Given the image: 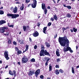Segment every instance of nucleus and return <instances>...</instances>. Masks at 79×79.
Masks as SVG:
<instances>
[{
	"label": "nucleus",
	"mask_w": 79,
	"mask_h": 79,
	"mask_svg": "<svg viewBox=\"0 0 79 79\" xmlns=\"http://www.w3.org/2000/svg\"><path fill=\"white\" fill-rule=\"evenodd\" d=\"M61 60H60V58H57L56 59V61L58 63V62H59V61H60Z\"/></svg>",
	"instance_id": "obj_43"
},
{
	"label": "nucleus",
	"mask_w": 79,
	"mask_h": 79,
	"mask_svg": "<svg viewBox=\"0 0 79 79\" xmlns=\"http://www.w3.org/2000/svg\"><path fill=\"white\" fill-rule=\"evenodd\" d=\"M70 31H71V32H73V30L72 29H70Z\"/></svg>",
	"instance_id": "obj_54"
},
{
	"label": "nucleus",
	"mask_w": 79,
	"mask_h": 79,
	"mask_svg": "<svg viewBox=\"0 0 79 79\" xmlns=\"http://www.w3.org/2000/svg\"><path fill=\"white\" fill-rule=\"evenodd\" d=\"M8 44H12V43H11V40H9L8 42Z\"/></svg>",
	"instance_id": "obj_34"
},
{
	"label": "nucleus",
	"mask_w": 79,
	"mask_h": 79,
	"mask_svg": "<svg viewBox=\"0 0 79 79\" xmlns=\"http://www.w3.org/2000/svg\"><path fill=\"white\" fill-rule=\"evenodd\" d=\"M62 29L64 31H66V28H65V27H63L62 28Z\"/></svg>",
	"instance_id": "obj_52"
},
{
	"label": "nucleus",
	"mask_w": 79,
	"mask_h": 79,
	"mask_svg": "<svg viewBox=\"0 0 79 79\" xmlns=\"http://www.w3.org/2000/svg\"><path fill=\"white\" fill-rule=\"evenodd\" d=\"M52 25V23L49 22L48 24V26H50Z\"/></svg>",
	"instance_id": "obj_40"
},
{
	"label": "nucleus",
	"mask_w": 79,
	"mask_h": 79,
	"mask_svg": "<svg viewBox=\"0 0 79 79\" xmlns=\"http://www.w3.org/2000/svg\"><path fill=\"white\" fill-rule=\"evenodd\" d=\"M52 25L53 27H54V26H55V23H53V24H52Z\"/></svg>",
	"instance_id": "obj_64"
},
{
	"label": "nucleus",
	"mask_w": 79,
	"mask_h": 79,
	"mask_svg": "<svg viewBox=\"0 0 79 79\" xmlns=\"http://www.w3.org/2000/svg\"><path fill=\"white\" fill-rule=\"evenodd\" d=\"M16 4H20V3L19 2H17L15 3Z\"/></svg>",
	"instance_id": "obj_60"
},
{
	"label": "nucleus",
	"mask_w": 79,
	"mask_h": 79,
	"mask_svg": "<svg viewBox=\"0 0 79 79\" xmlns=\"http://www.w3.org/2000/svg\"><path fill=\"white\" fill-rule=\"evenodd\" d=\"M48 62H46L45 63V66H47V65H48Z\"/></svg>",
	"instance_id": "obj_51"
},
{
	"label": "nucleus",
	"mask_w": 79,
	"mask_h": 79,
	"mask_svg": "<svg viewBox=\"0 0 79 79\" xmlns=\"http://www.w3.org/2000/svg\"><path fill=\"white\" fill-rule=\"evenodd\" d=\"M51 21H54V19L52 17L51 18Z\"/></svg>",
	"instance_id": "obj_50"
},
{
	"label": "nucleus",
	"mask_w": 79,
	"mask_h": 79,
	"mask_svg": "<svg viewBox=\"0 0 79 79\" xmlns=\"http://www.w3.org/2000/svg\"><path fill=\"white\" fill-rule=\"evenodd\" d=\"M3 7L2 6L0 8V10H2V9H3Z\"/></svg>",
	"instance_id": "obj_63"
},
{
	"label": "nucleus",
	"mask_w": 79,
	"mask_h": 79,
	"mask_svg": "<svg viewBox=\"0 0 79 79\" xmlns=\"http://www.w3.org/2000/svg\"><path fill=\"white\" fill-rule=\"evenodd\" d=\"M29 39L30 42H32V39L31 38H29Z\"/></svg>",
	"instance_id": "obj_53"
},
{
	"label": "nucleus",
	"mask_w": 79,
	"mask_h": 79,
	"mask_svg": "<svg viewBox=\"0 0 79 79\" xmlns=\"http://www.w3.org/2000/svg\"><path fill=\"white\" fill-rule=\"evenodd\" d=\"M17 64H19V65H20L21 64V63L20 62H18L17 63Z\"/></svg>",
	"instance_id": "obj_57"
},
{
	"label": "nucleus",
	"mask_w": 79,
	"mask_h": 79,
	"mask_svg": "<svg viewBox=\"0 0 79 79\" xmlns=\"http://www.w3.org/2000/svg\"><path fill=\"white\" fill-rule=\"evenodd\" d=\"M79 68V65L76 66V69H77Z\"/></svg>",
	"instance_id": "obj_61"
},
{
	"label": "nucleus",
	"mask_w": 79,
	"mask_h": 79,
	"mask_svg": "<svg viewBox=\"0 0 79 79\" xmlns=\"http://www.w3.org/2000/svg\"><path fill=\"white\" fill-rule=\"evenodd\" d=\"M59 71L60 73H63L64 71L62 69H60L59 70Z\"/></svg>",
	"instance_id": "obj_38"
},
{
	"label": "nucleus",
	"mask_w": 79,
	"mask_h": 79,
	"mask_svg": "<svg viewBox=\"0 0 79 79\" xmlns=\"http://www.w3.org/2000/svg\"><path fill=\"white\" fill-rule=\"evenodd\" d=\"M76 50H78V48H79V47L77 46H76Z\"/></svg>",
	"instance_id": "obj_62"
},
{
	"label": "nucleus",
	"mask_w": 79,
	"mask_h": 79,
	"mask_svg": "<svg viewBox=\"0 0 79 79\" xmlns=\"http://www.w3.org/2000/svg\"><path fill=\"white\" fill-rule=\"evenodd\" d=\"M52 65H49V71H52Z\"/></svg>",
	"instance_id": "obj_28"
},
{
	"label": "nucleus",
	"mask_w": 79,
	"mask_h": 79,
	"mask_svg": "<svg viewBox=\"0 0 79 79\" xmlns=\"http://www.w3.org/2000/svg\"><path fill=\"white\" fill-rule=\"evenodd\" d=\"M40 23L39 22H38L37 23V26H38V27H39L40 26Z\"/></svg>",
	"instance_id": "obj_49"
},
{
	"label": "nucleus",
	"mask_w": 79,
	"mask_h": 79,
	"mask_svg": "<svg viewBox=\"0 0 79 79\" xmlns=\"http://www.w3.org/2000/svg\"><path fill=\"white\" fill-rule=\"evenodd\" d=\"M50 6H48L47 8V9H48V10H50Z\"/></svg>",
	"instance_id": "obj_55"
},
{
	"label": "nucleus",
	"mask_w": 79,
	"mask_h": 79,
	"mask_svg": "<svg viewBox=\"0 0 79 79\" xmlns=\"http://www.w3.org/2000/svg\"><path fill=\"white\" fill-rule=\"evenodd\" d=\"M73 30L74 32H76L77 31V29L74 27L73 28Z\"/></svg>",
	"instance_id": "obj_25"
},
{
	"label": "nucleus",
	"mask_w": 79,
	"mask_h": 79,
	"mask_svg": "<svg viewBox=\"0 0 79 79\" xmlns=\"http://www.w3.org/2000/svg\"><path fill=\"white\" fill-rule=\"evenodd\" d=\"M55 67H56V68H60V66H59L58 65H56L55 66Z\"/></svg>",
	"instance_id": "obj_46"
},
{
	"label": "nucleus",
	"mask_w": 79,
	"mask_h": 79,
	"mask_svg": "<svg viewBox=\"0 0 79 79\" xmlns=\"http://www.w3.org/2000/svg\"><path fill=\"white\" fill-rule=\"evenodd\" d=\"M72 72L73 74H74L75 71H74V68L72 67Z\"/></svg>",
	"instance_id": "obj_33"
},
{
	"label": "nucleus",
	"mask_w": 79,
	"mask_h": 79,
	"mask_svg": "<svg viewBox=\"0 0 79 79\" xmlns=\"http://www.w3.org/2000/svg\"><path fill=\"white\" fill-rule=\"evenodd\" d=\"M17 11H18V7H17L16 6H15L13 9V12L14 13H17Z\"/></svg>",
	"instance_id": "obj_14"
},
{
	"label": "nucleus",
	"mask_w": 79,
	"mask_h": 79,
	"mask_svg": "<svg viewBox=\"0 0 79 79\" xmlns=\"http://www.w3.org/2000/svg\"><path fill=\"white\" fill-rule=\"evenodd\" d=\"M4 14V11L3 10H0V15H3Z\"/></svg>",
	"instance_id": "obj_30"
},
{
	"label": "nucleus",
	"mask_w": 79,
	"mask_h": 79,
	"mask_svg": "<svg viewBox=\"0 0 79 79\" xmlns=\"http://www.w3.org/2000/svg\"><path fill=\"white\" fill-rule=\"evenodd\" d=\"M7 16L8 17H12V19H14L15 18H18V17H19V14H13L8 13L7 15Z\"/></svg>",
	"instance_id": "obj_3"
},
{
	"label": "nucleus",
	"mask_w": 79,
	"mask_h": 79,
	"mask_svg": "<svg viewBox=\"0 0 79 79\" xmlns=\"http://www.w3.org/2000/svg\"><path fill=\"white\" fill-rule=\"evenodd\" d=\"M44 12L45 15H47V8L45 9Z\"/></svg>",
	"instance_id": "obj_35"
},
{
	"label": "nucleus",
	"mask_w": 79,
	"mask_h": 79,
	"mask_svg": "<svg viewBox=\"0 0 79 79\" xmlns=\"http://www.w3.org/2000/svg\"><path fill=\"white\" fill-rule=\"evenodd\" d=\"M41 50H45V48H44V46L43 45H41Z\"/></svg>",
	"instance_id": "obj_39"
},
{
	"label": "nucleus",
	"mask_w": 79,
	"mask_h": 79,
	"mask_svg": "<svg viewBox=\"0 0 79 79\" xmlns=\"http://www.w3.org/2000/svg\"><path fill=\"white\" fill-rule=\"evenodd\" d=\"M13 75H14V77L13 78V79H15V77L16 76V71L14 70L13 71Z\"/></svg>",
	"instance_id": "obj_23"
},
{
	"label": "nucleus",
	"mask_w": 79,
	"mask_h": 79,
	"mask_svg": "<svg viewBox=\"0 0 79 79\" xmlns=\"http://www.w3.org/2000/svg\"><path fill=\"white\" fill-rule=\"evenodd\" d=\"M45 61H46V62H48L49 61V60H50V58H49L48 57H46V58H44Z\"/></svg>",
	"instance_id": "obj_20"
},
{
	"label": "nucleus",
	"mask_w": 79,
	"mask_h": 79,
	"mask_svg": "<svg viewBox=\"0 0 79 79\" xmlns=\"http://www.w3.org/2000/svg\"><path fill=\"white\" fill-rule=\"evenodd\" d=\"M20 9L21 11H23L24 10V4H22V6L20 7Z\"/></svg>",
	"instance_id": "obj_22"
},
{
	"label": "nucleus",
	"mask_w": 79,
	"mask_h": 79,
	"mask_svg": "<svg viewBox=\"0 0 79 79\" xmlns=\"http://www.w3.org/2000/svg\"><path fill=\"white\" fill-rule=\"evenodd\" d=\"M9 27H12V28H13L14 27V25H11L9 26Z\"/></svg>",
	"instance_id": "obj_45"
},
{
	"label": "nucleus",
	"mask_w": 79,
	"mask_h": 79,
	"mask_svg": "<svg viewBox=\"0 0 79 79\" xmlns=\"http://www.w3.org/2000/svg\"><path fill=\"white\" fill-rule=\"evenodd\" d=\"M4 34L5 35H6V36H8V35H9V32H7L6 34L4 33Z\"/></svg>",
	"instance_id": "obj_37"
},
{
	"label": "nucleus",
	"mask_w": 79,
	"mask_h": 79,
	"mask_svg": "<svg viewBox=\"0 0 79 79\" xmlns=\"http://www.w3.org/2000/svg\"><path fill=\"white\" fill-rule=\"evenodd\" d=\"M44 54L45 56V55H47V56H50V54L46 50H45V52Z\"/></svg>",
	"instance_id": "obj_11"
},
{
	"label": "nucleus",
	"mask_w": 79,
	"mask_h": 79,
	"mask_svg": "<svg viewBox=\"0 0 79 79\" xmlns=\"http://www.w3.org/2000/svg\"><path fill=\"white\" fill-rule=\"evenodd\" d=\"M40 73V69H38L35 73V74L36 77H38V76L39 75Z\"/></svg>",
	"instance_id": "obj_8"
},
{
	"label": "nucleus",
	"mask_w": 79,
	"mask_h": 79,
	"mask_svg": "<svg viewBox=\"0 0 79 79\" xmlns=\"http://www.w3.org/2000/svg\"><path fill=\"white\" fill-rule=\"evenodd\" d=\"M63 6H64V7H66L67 8V6H66V4H63Z\"/></svg>",
	"instance_id": "obj_56"
},
{
	"label": "nucleus",
	"mask_w": 79,
	"mask_h": 79,
	"mask_svg": "<svg viewBox=\"0 0 79 79\" xmlns=\"http://www.w3.org/2000/svg\"><path fill=\"white\" fill-rule=\"evenodd\" d=\"M15 49L16 50L17 52L18 51H19V48H18V47H15Z\"/></svg>",
	"instance_id": "obj_42"
},
{
	"label": "nucleus",
	"mask_w": 79,
	"mask_h": 79,
	"mask_svg": "<svg viewBox=\"0 0 79 79\" xmlns=\"http://www.w3.org/2000/svg\"><path fill=\"white\" fill-rule=\"evenodd\" d=\"M8 67V65H7L5 67V69H6V68H7Z\"/></svg>",
	"instance_id": "obj_59"
},
{
	"label": "nucleus",
	"mask_w": 79,
	"mask_h": 79,
	"mask_svg": "<svg viewBox=\"0 0 79 79\" xmlns=\"http://www.w3.org/2000/svg\"><path fill=\"white\" fill-rule=\"evenodd\" d=\"M8 28L7 27H4L0 28V33H4L6 29H8Z\"/></svg>",
	"instance_id": "obj_6"
},
{
	"label": "nucleus",
	"mask_w": 79,
	"mask_h": 79,
	"mask_svg": "<svg viewBox=\"0 0 79 79\" xmlns=\"http://www.w3.org/2000/svg\"><path fill=\"white\" fill-rule=\"evenodd\" d=\"M32 35L34 37H37L39 36V32H37V31H34V32L32 34Z\"/></svg>",
	"instance_id": "obj_10"
},
{
	"label": "nucleus",
	"mask_w": 79,
	"mask_h": 79,
	"mask_svg": "<svg viewBox=\"0 0 79 79\" xmlns=\"http://www.w3.org/2000/svg\"><path fill=\"white\" fill-rule=\"evenodd\" d=\"M30 61L31 62H35V59L33 58L30 60Z\"/></svg>",
	"instance_id": "obj_32"
},
{
	"label": "nucleus",
	"mask_w": 79,
	"mask_h": 79,
	"mask_svg": "<svg viewBox=\"0 0 79 79\" xmlns=\"http://www.w3.org/2000/svg\"><path fill=\"white\" fill-rule=\"evenodd\" d=\"M54 19H55L56 21L57 20V19H58V17L57 16H56V15H55L54 16Z\"/></svg>",
	"instance_id": "obj_29"
},
{
	"label": "nucleus",
	"mask_w": 79,
	"mask_h": 79,
	"mask_svg": "<svg viewBox=\"0 0 79 79\" xmlns=\"http://www.w3.org/2000/svg\"><path fill=\"white\" fill-rule=\"evenodd\" d=\"M66 16L67 17V18H71V14L68 13L66 15Z\"/></svg>",
	"instance_id": "obj_26"
},
{
	"label": "nucleus",
	"mask_w": 79,
	"mask_h": 79,
	"mask_svg": "<svg viewBox=\"0 0 79 79\" xmlns=\"http://www.w3.org/2000/svg\"><path fill=\"white\" fill-rule=\"evenodd\" d=\"M57 37V34L55 35L54 36V39H56Z\"/></svg>",
	"instance_id": "obj_48"
},
{
	"label": "nucleus",
	"mask_w": 79,
	"mask_h": 79,
	"mask_svg": "<svg viewBox=\"0 0 79 79\" xmlns=\"http://www.w3.org/2000/svg\"><path fill=\"white\" fill-rule=\"evenodd\" d=\"M33 0V3L31 4V7L33 8H35V7H36V6H37V1L36 0ZM31 2V0H25V2L26 3H29Z\"/></svg>",
	"instance_id": "obj_2"
},
{
	"label": "nucleus",
	"mask_w": 79,
	"mask_h": 79,
	"mask_svg": "<svg viewBox=\"0 0 79 79\" xmlns=\"http://www.w3.org/2000/svg\"><path fill=\"white\" fill-rule=\"evenodd\" d=\"M37 45H35L34 47V49H37Z\"/></svg>",
	"instance_id": "obj_47"
},
{
	"label": "nucleus",
	"mask_w": 79,
	"mask_h": 79,
	"mask_svg": "<svg viewBox=\"0 0 79 79\" xmlns=\"http://www.w3.org/2000/svg\"><path fill=\"white\" fill-rule=\"evenodd\" d=\"M67 8L69 9V10H71V6H67Z\"/></svg>",
	"instance_id": "obj_36"
},
{
	"label": "nucleus",
	"mask_w": 79,
	"mask_h": 79,
	"mask_svg": "<svg viewBox=\"0 0 79 79\" xmlns=\"http://www.w3.org/2000/svg\"><path fill=\"white\" fill-rule=\"evenodd\" d=\"M56 54L57 56H60V50H59V49H57L56 50Z\"/></svg>",
	"instance_id": "obj_12"
},
{
	"label": "nucleus",
	"mask_w": 79,
	"mask_h": 79,
	"mask_svg": "<svg viewBox=\"0 0 79 79\" xmlns=\"http://www.w3.org/2000/svg\"><path fill=\"white\" fill-rule=\"evenodd\" d=\"M47 27H44L43 28V32L44 34H47V32L46 31V30H47Z\"/></svg>",
	"instance_id": "obj_15"
},
{
	"label": "nucleus",
	"mask_w": 79,
	"mask_h": 79,
	"mask_svg": "<svg viewBox=\"0 0 79 79\" xmlns=\"http://www.w3.org/2000/svg\"><path fill=\"white\" fill-rule=\"evenodd\" d=\"M6 23V21L5 20H3L0 21V25H2L3 24Z\"/></svg>",
	"instance_id": "obj_16"
},
{
	"label": "nucleus",
	"mask_w": 79,
	"mask_h": 79,
	"mask_svg": "<svg viewBox=\"0 0 79 79\" xmlns=\"http://www.w3.org/2000/svg\"><path fill=\"white\" fill-rule=\"evenodd\" d=\"M28 61V58L26 56H24L22 59V63H26Z\"/></svg>",
	"instance_id": "obj_4"
},
{
	"label": "nucleus",
	"mask_w": 79,
	"mask_h": 79,
	"mask_svg": "<svg viewBox=\"0 0 79 79\" xmlns=\"http://www.w3.org/2000/svg\"><path fill=\"white\" fill-rule=\"evenodd\" d=\"M17 53H18V54H21L22 53V51L19 50L17 52Z\"/></svg>",
	"instance_id": "obj_31"
},
{
	"label": "nucleus",
	"mask_w": 79,
	"mask_h": 79,
	"mask_svg": "<svg viewBox=\"0 0 79 79\" xmlns=\"http://www.w3.org/2000/svg\"><path fill=\"white\" fill-rule=\"evenodd\" d=\"M45 49H42L41 51L40 52V56H45V55L44 53H45Z\"/></svg>",
	"instance_id": "obj_9"
},
{
	"label": "nucleus",
	"mask_w": 79,
	"mask_h": 79,
	"mask_svg": "<svg viewBox=\"0 0 79 79\" xmlns=\"http://www.w3.org/2000/svg\"><path fill=\"white\" fill-rule=\"evenodd\" d=\"M44 75H41L40 76V78L41 79H44Z\"/></svg>",
	"instance_id": "obj_44"
},
{
	"label": "nucleus",
	"mask_w": 79,
	"mask_h": 79,
	"mask_svg": "<svg viewBox=\"0 0 79 79\" xmlns=\"http://www.w3.org/2000/svg\"><path fill=\"white\" fill-rule=\"evenodd\" d=\"M9 74L11 76H13V73H12V71L10 70H9Z\"/></svg>",
	"instance_id": "obj_27"
},
{
	"label": "nucleus",
	"mask_w": 79,
	"mask_h": 79,
	"mask_svg": "<svg viewBox=\"0 0 79 79\" xmlns=\"http://www.w3.org/2000/svg\"><path fill=\"white\" fill-rule=\"evenodd\" d=\"M31 5V4H29L27 6V7H30V5Z\"/></svg>",
	"instance_id": "obj_58"
},
{
	"label": "nucleus",
	"mask_w": 79,
	"mask_h": 79,
	"mask_svg": "<svg viewBox=\"0 0 79 79\" xmlns=\"http://www.w3.org/2000/svg\"><path fill=\"white\" fill-rule=\"evenodd\" d=\"M58 41L62 47H65L63 49L64 52V53H66V52L69 51L70 53L73 52V51L71 49V48L70 47H69V40L67 38V37L64 36V37H59ZM66 44L67 47L65 46H66Z\"/></svg>",
	"instance_id": "obj_1"
},
{
	"label": "nucleus",
	"mask_w": 79,
	"mask_h": 79,
	"mask_svg": "<svg viewBox=\"0 0 79 79\" xmlns=\"http://www.w3.org/2000/svg\"><path fill=\"white\" fill-rule=\"evenodd\" d=\"M23 29L24 32H26V31L27 32V31H29V30H30L29 27V26H27L26 27V26H24L23 27Z\"/></svg>",
	"instance_id": "obj_7"
},
{
	"label": "nucleus",
	"mask_w": 79,
	"mask_h": 79,
	"mask_svg": "<svg viewBox=\"0 0 79 79\" xmlns=\"http://www.w3.org/2000/svg\"><path fill=\"white\" fill-rule=\"evenodd\" d=\"M13 44L14 45H17V43L15 41H13Z\"/></svg>",
	"instance_id": "obj_41"
},
{
	"label": "nucleus",
	"mask_w": 79,
	"mask_h": 79,
	"mask_svg": "<svg viewBox=\"0 0 79 79\" xmlns=\"http://www.w3.org/2000/svg\"><path fill=\"white\" fill-rule=\"evenodd\" d=\"M55 73L57 75L59 74H60V72H59V70L56 69L55 71Z\"/></svg>",
	"instance_id": "obj_21"
},
{
	"label": "nucleus",
	"mask_w": 79,
	"mask_h": 79,
	"mask_svg": "<svg viewBox=\"0 0 79 79\" xmlns=\"http://www.w3.org/2000/svg\"><path fill=\"white\" fill-rule=\"evenodd\" d=\"M42 8L43 10H45V8H46V7L45 6V4L44 3H42Z\"/></svg>",
	"instance_id": "obj_17"
},
{
	"label": "nucleus",
	"mask_w": 79,
	"mask_h": 79,
	"mask_svg": "<svg viewBox=\"0 0 79 79\" xmlns=\"http://www.w3.org/2000/svg\"><path fill=\"white\" fill-rule=\"evenodd\" d=\"M28 49H29V45H27V44L26 45V49L25 50V51H23V52L22 53H24L25 52H26L27 51V50H28Z\"/></svg>",
	"instance_id": "obj_13"
},
{
	"label": "nucleus",
	"mask_w": 79,
	"mask_h": 79,
	"mask_svg": "<svg viewBox=\"0 0 79 79\" xmlns=\"http://www.w3.org/2000/svg\"><path fill=\"white\" fill-rule=\"evenodd\" d=\"M4 55L6 60H8L10 59V57H8L9 55H8V51L6 50L5 51Z\"/></svg>",
	"instance_id": "obj_5"
},
{
	"label": "nucleus",
	"mask_w": 79,
	"mask_h": 79,
	"mask_svg": "<svg viewBox=\"0 0 79 79\" xmlns=\"http://www.w3.org/2000/svg\"><path fill=\"white\" fill-rule=\"evenodd\" d=\"M19 42H20V44H24V40H19Z\"/></svg>",
	"instance_id": "obj_24"
},
{
	"label": "nucleus",
	"mask_w": 79,
	"mask_h": 79,
	"mask_svg": "<svg viewBox=\"0 0 79 79\" xmlns=\"http://www.w3.org/2000/svg\"><path fill=\"white\" fill-rule=\"evenodd\" d=\"M45 44L46 46L48 48H49V47H50V44L48 43V42H46Z\"/></svg>",
	"instance_id": "obj_19"
},
{
	"label": "nucleus",
	"mask_w": 79,
	"mask_h": 79,
	"mask_svg": "<svg viewBox=\"0 0 79 79\" xmlns=\"http://www.w3.org/2000/svg\"><path fill=\"white\" fill-rule=\"evenodd\" d=\"M34 71L33 70L32 72V71H30V72H29V73H28L29 76H32V74H34Z\"/></svg>",
	"instance_id": "obj_18"
}]
</instances>
